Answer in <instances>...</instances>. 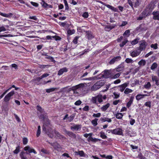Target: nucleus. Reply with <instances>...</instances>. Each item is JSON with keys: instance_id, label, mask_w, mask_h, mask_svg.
<instances>
[{"instance_id": "1", "label": "nucleus", "mask_w": 159, "mask_h": 159, "mask_svg": "<svg viewBox=\"0 0 159 159\" xmlns=\"http://www.w3.org/2000/svg\"><path fill=\"white\" fill-rule=\"evenodd\" d=\"M47 133L48 134V136L51 138H52L53 137V134L54 133L55 134V137H56L57 138L63 140L66 139V138L64 136L61 134L59 132L55 130L54 131L51 130L50 132H47Z\"/></svg>"}, {"instance_id": "2", "label": "nucleus", "mask_w": 159, "mask_h": 159, "mask_svg": "<svg viewBox=\"0 0 159 159\" xmlns=\"http://www.w3.org/2000/svg\"><path fill=\"white\" fill-rule=\"evenodd\" d=\"M113 70H105L101 74V76L104 78H111Z\"/></svg>"}, {"instance_id": "3", "label": "nucleus", "mask_w": 159, "mask_h": 159, "mask_svg": "<svg viewBox=\"0 0 159 159\" xmlns=\"http://www.w3.org/2000/svg\"><path fill=\"white\" fill-rule=\"evenodd\" d=\"M139 46L138 48V50L140 51L141 52L143 50H144L147 45V42L144 40L139 41Z\"/></svg>"}, {"instance_id": "4", "label": "nucleus", "mask_w": 159, "mask_h": 159, "mask_svg": "<svg viewBox=\"0 0 159 159\" xmlns=\"http://www.w3.org/2000/svg\"><path fill=\"white\" fill-rule=\"evenodd\" d=\"M84 86V84H80L75 86L72 87L70 89V90H72L74 91V93L75 94H78V93L77 92V90L81 88H83Z\"/></svg>"}, {"instance_id": "5", "label": "nucleus", "mask_w": 159, "mask_h": 159, "mask_svg": "<svg viewBox=\"0 0 159 159\" xmlns=\"http://www.w3.org/2000/svg\"><path fill=\"white\" fill-rule=\"evenodd\" d=\"M110 132L113 134L119 135H123V130L122 129L118 128L115 129L110 130Z\"/></svg>"}, {"instance_id": "6", "label": "nucleus", "mask_w": 159, "mask_h": 159, "mask_svg": "<svg viewBox=\"0 0 159 159\" xmlns=\"http://www.w3.org/2000/svg\"><path fill=\"white\" fill-rule=\"evenodd\" d=\"M102 96L98 95L95 97H93L92 102L94 103L97 104L98 102L100 103L102 102Z\"/></svg>"}, {"instance_id": "7", "label": "nucleus", "mask_w": 159, "mask_h": 159, "mask_svg": "<svg viewBox=\"0 0 159 159\" xmlns=\"http://www.w3.org/2000/svg\"><path fill=\"white\" fill-rule=\"evenodd\" d=\"M50 144L57 151H61L62 149L61 146L58 143L55 142L54 143H50Z\"/></svg>"}, {"instance_id": "8", "label": "nucleus", "mask_w": 159, "mask_h": 159, "mask_svg": "<svg viewBox=\"0 0 159 159\" xmlns=\"http://www.w3.org/2000/svg\"><path fill=\"white\" fill-rule=\"evenodd\" d=\"M141 52L138 50H134L130 52V55L133 57H135L139 56Z\"/></svg>"}, {"instance_id": "9", "label": "nucleus", "mask_w": 159, "mask_h": 159, "mask_svg": "<svg viewBox=\"0 0 159 159\" xmlns=\"http://www.w3.org/2000/svg\"><path fill=\"white\" fill-rule=\"evenodd\" d=\"M14 93H15L14 91H12L8 93L4 98V101L5 102L9 101L11 98V97L13 96Z\"/></svg>"}, {"instance_id": "10", "label": "nucleus", "mask_w": 159, "mask_h": 159, "mask_svg": "<svg viewBox=\"0 0 159 159\" xmlns=\"http://www.w3.org/2000/svg\"><path fill=\"white\" fill-rule=\"evenodd\" d=\"M81 128V125H74L71 126L70 129L73 131H78L80 130Z\"/></svg>"}, {"instance_id": "11", "label": "nucleus", "mask_w": 159, "mask_h": 159, "mask_svg": "<svg viewBox=\"0 0 159 159\" xmlns=\"http://www.w3.org/2000/svg\"><path fill=\"white\" fill-rule=\"evenodd\" d=\"M24 149L25 151H28L29 153L33 152L34 154H36L37 152L35 150L29 146H26L24 148Z\"/></svg>"}, {"instance_id": "12", "label": "nucleus", "mask_w": 159, "mask_h": 159, "mask_svg": "<svg viewBox=\"0 0 159 159\" xmlns=\"http://www.w3.org/2000/svg\"><path fill=\"white\" fill-rule=\"evenodd\" d=\"M148 29V27L144 24L140 25L139 26L137 30L140 31H146Z\"/></svg>"}, {"instance_id": "13", "label": "nucleus", "mask_w": 159, "mask_h": 159, "mask_svg": "<svg viewBox=\"0 0 159 159\" xmlns=\"http://www.w3.org/2000/svg\"><path fill=\"white\" fill-rule=\"evenodd\" d=\"M152 79L153 82H155V84L157 85H159V79L156 76L152 75H151Z\"/></svg>"}, {"instance_id": "14", "label": "nucleus", "mask_w": 159, "mask_h": 159, "mask_svg": "<svg viewBox=\"0 0 159 159\" xmlns=\"http://www.w3.org/2000/svg\"><path fill=\"white\" fill-rule=\"evenodd\" d=\"M102 86V85L100 84V83L99 82L95 84L91 87V89L92 90H96L99 89Z\"/></svg>"}, {"instance_id": "15", "label": "nucleus", "mask_w": 159, "mask_h": 159, "mask_svg": "<svg viewBox=\"0 0 159 159\" xmlns=\"http://www.w3.org/2000/svg\"><path fill=\"white\" fill-rule=\"evenodd\" d=\"M121 59L120 56H117L114 57L111 60L109 63L110 64H113L115 62L118 61Z\"/></svg>"}, {"instance_id": "16", "label": "nucleus", "mask_w": 159, "mask_h": 159, "mask_svg": "<svg viewBox=\"0 0 159 159\" xmlns=\"http://www.w3.org/2000/svg\"><path fill=\"white\" fill-rule=\"evenodd\" d=\"M124 67L123 63L119 65L116 69L113 70V71H120L123 70Z\"/></svg>"}, {"instance_id": "17", "label": "nucleus", "mask_w": 159, "mask_h": 159, "mask_svg": "<svg viewBox=\"0 0 159 159\" xmlns=\"http://www.w3.org/2000/svg\"><path fill=\"white\" fill-rule=\"evenodd\" d=\"M128 84L127 83H125L120 85L119 87V90L121 92H123L126 87L128 85Z\"/></svg>"}, {"instance_id": "18", "label": "nucleus", "mask_w": 159, "mask_h": 159, "mask_svg": "<svg viewBox=\"0 0 159 159\" xmlns=\"http://www.w3.org/2000/svg\"><path fill=\"white\" fill-rule=\"evenodd\" d=\"M68 71V69L66 67L60 69L58 71V75H62L64 73Z\"/></svg>"}, {"instance_id": "19", "label": "nucleus", "mask_w": 159, "mask_h": 159, "mask_svg": "<svg viewBox=\"0 0 159 159\" xmlns=\"http://www.w3.org/2000/svg\"><path fill=\"white\" fill-rule=\"evenodd\" d=\"M105 6H106V7H107V8H109V9H111L112 11H114L115 12H117L118 11V10L117 8H116L110 5L109 4H103Z\"/></svg>"}, {"instance_id": "20", "label": "nucleus", "mask_w": 159, "mask_h": 159, "mask_svg": "<svg viewBox=\"0 0 159 159\" xmlns=\"http://www.w3.org/2000/svg\"><path fill=\"white\" fill-rule=\"evenodd\" d=\"M115 73V72L113 71V70L112 71V73L111 74V78L113 79H115L118 78L120 75V73L116 74L114 75L113 73Z\"/></svg>"}, {"instance_id": "21", "label": "nucleus", "mask_w": 159, "mask_h": 159, "mask_svg": "<svg viewBox=\"0 0 159 159\" xmlns=\"http://www.w3.org/2000/svg\"><path fill=\"white\" fill-rule=\"evenodd\" d=\"M152 14L153 15V18L154 19L159 20V12H158L154 11Z\"/></svg>"}, {"instance_id": "22", "label": "nucleus", "mask_w": 159, "mask_h": 159, "mask_svg": "<svg viewBox=\"0 0 159 159\" xmlns=\"http://www.w3.org/2000/svg\"><path fill=\"white\" fill-rule=\"evenodd\" d=\"M146 96L147 94H139L136 96V98L137 100L139 101Z\"/></svg>"}, {"instance_id": "23", "label": "nucleus", "mask_w": 159, "mask_h": 159, "mask_svg": "<svg viewBox=\"0 0 159 159\" xmlns=\"http://www.w3.org/2000/svg\"><path fill=\"white\" fill-rule=\"evenodd\" d=\"M46 120L47 121V122H45L44 123L43 125V130L44 131H46L47 128L46 127L47 126H48V124H50L49 121L48 120V119L47 118L46 119Z\"/></svg>"}, {"instance_id": "24", "label": "nucleus", "mask_w": 159, "mask_h": 159, "mask_svg": "<svg viewBox=\"0 0 159 159\" xmlns=\"http://www.w3.org/2000/svg\"><path fill=\"white\" fill-rule=\"evenodd\" d=\"M100 120L103 122L107 121L108 122H111L112 121L111 118L106 117H101L100 118Z\"/></svg>"}, {"instance_id": "25", "label": "nucleus", "mask_w": 159, "mask_h": 159, "mask_svg": "<svg viewBox=\"0 0 159 159\" xmlns=\"http://www.w3.org/2000/svg\"><path fill=\"white\" fill-rule=\"evenodd\" d=\"M140 40V39L139 37L136 38L135 39H134L131 42V43L133 45H134L137 44L139 42Z\"/></svg>"}, {"instance_id": "26", "label": "nucleus", "mask_w": 159, "mask_h": 159, "mask_svg": "<svg viewBox=\"0 0 159 159\" xmlns=\"http://www.w3.org/2000/svg\"><path fill=\"white\" fill-rule=\"evenodd\" d=\"M0 15L9 18L12 15V14L11 13L7 14L5 13H3L0 12Z\"/></svg>"}, {"instance_id": "27", "label": "nucleus", "mask_w": 159, "mask_h": 159, "mask_svg": "<svg viewBox=\"0 0 159 159\" xmlns=\"http://www.w3.org/2000/svg\"><path fill=\"white\" fill-rule=\"evenodd\" d=\"M43 2V3L42 4V3H41V4H42V6L45 8H52V6L51 5H50L48 4L47 3L43 1H42Z\"/></svg>"}, {"instance_id": "28", "label": "nucleus", "mask_w": 159, "mask_h": 159, "mask_svg": "<svg viewBox=\"0 0 159 159\" xmlns=\"http://www.w3.org/2000/svg\"><path fill=\"white\" fill-rule=\"evenodd\" d=\"M134 98L131 97L129 102L127 103V107L128 108H129L131 105L133 101Z\"/></svg>"}, {"instance_id": "29", "label": "nucleus", "mask_w": 159, "mask_h": 159, "mask_svg": "<svg viewBox=\"0 0 159 159\" xmlns=\"http://www.w3.org/2000/svg\"><path fill=\"white\" fill-rule=\"evenodd\" d=\"M20 155L21 159H27L25 155V152H21Z\"/></svg>"}, {"instance_id": "30", "label": "nucleus", "mask_w": 159, "mask_h": 159, "mask_svg": "<svg viewBox=\"0 0 159 159\" xmlns=\"http://www.w3.org/2000/svg\"><path fill=\"white\" fill-rule=\"evenodd\" d=\"M125 62L127 64H132L134 61L131 58H127L125 60Z\"/></svg>"}, {"instance_id": "31", "label": "nucleus", "mask_w": 159, "mask_h": 159, "mask_svg": "<svg viewBox=\"0 0 159 159\" xmlns=\"http://www.w3.org/2000/svg\"><path fill=\"white\" fill-rule=\"evenodd\" d=\"M110 106V104L107 103L101 107V110L103 111H105Z\"/></svg>"}, {"instance_id": "32", "label": "nucleus", "mask_w": 159, "mask_h": 159, "mask_svg": "<svg viewBox=\"0 0 159 159\" xmlns=\"http://www.w3.org/2000/svg\"><path fill=\"white\" fill-rule=\"evenodd\" d=\"M68 136L74 139H76V134L70 131V133H69Z\"/></svg>"}, {"instance_id": "33", "label": "nucleus", "mask_w": 159, "mask_h": 159, "mask_svg": "<svg viewBox=\"0 0 159 159\" xmlns=\"http://www.w3.org/2000/svg\"><path fill=\"white\" fill-rule=\"evenodd\" d=\"M158 65L156 62L153 63L151 66L150 68L152 70H153L157 67Z\"/></svg>"}, {"instance_id": "34", "label": "nucleus", "mask_w": 159, "mask_h": 159, "mask_svg": "<svg viewBox=\"0 0 159 159\" xmlns=\"http://www.w3.org/2000/svg\"><path fill=\"white\" fill-rule=\"evenodd\" d=\"M123 115L121 113H117L115 115L116 118L119 119H121L122 118Z\"/></svg>"}, {"instance_id": "35", "label": "nucleus", "mask_w": 159, "mask_h": 159, "mask_svg": "<svg viewBox=\"0 0 159 159\" xmlns=\"http://www.w3.org/2000/svg\"><path fill=\"white\" fill-rule=\"evenodd\" d=\"M57 88H52L49 89H47L46 90V92L48 93H50L52 92H53L55 90H57Z\"/></svg>"}, {"instance_id": "36", "label": "nucleus", "mask_w": 159, "mask_h": 159, "mask_svg": "<svg viewBox=\"0 0 159 159\" xmlns=\"http://www.w3.org/2000/svg\"><path fill=\"white\" fill-rule=\"evenodd\" d=\"M77 155H79L80 157H85L84 153L83 151H79L78 152H75Z\"/></svg>"}, {"instance_id": "37", "label": "nucleus", "mask_w": 159, "mask_h": 159, "mask_svg": "<svg viewBox=\"0 0 159 159\" xmlns=\"http://www.w3.org/2000/svg\"><path fill=\"white\" fill-rule=\"evenodd\" d=\"M132 92L133 90H132L127 88L124 91V93L125 94H127L129 93H132Z\"/></svg>"}, {"instance_id": "38", "label": "nucleus", "mask_w": 159, "mask_h": 159, "mask_svg": "<svg viewBox=\"0 0 159 159\" xmlns=\"http://www.w3.org/2000/svg\"><path fill=\"white\" fill-rule=\"evenodd\" d=\"M146 64V61L143 60H141L138 62V64L140 66H144Z\"/></svg>"}, {"instance_id": "39", "label": "nucleus", "mask_w": 159, "mask_h": 159, "mask_svg": "<svg viewBox=\"0 0 159 159\" xmlns=\"http://www.w3.org/2000/svg\"><path fill=\"white\" fill-rule=\"evenodd\" d=\"M153 156V154L151 152H148L147 153V154L145 155V156L146 157H148L150 158V159H152V156Z\"/></svg>"}, {"instance_id": "40", "label": "nucleus", "mask_w": 159, "mask_h": 159, "mask_svg": "<svg viewBox=\"0 0 159 159\" xmlns=\"http://www.w3.org/2000/svg\"><path fill=\"white\" fill-rule=\"evenodd\" d=\"M98 120V119L95 118L92 121V123L94 126H96L98 125L97 121Z\"/></svg>"}, {"instance_id": "41", "label": "nucleus", "mask_w": 159, "mask_h": 159, "mask_svg": "<svg viewBox=\"0 0 159 159\" xmlns=\"http://www.w3.org/2000/svg\"><path fill=\"white\" fill-rule=\"evenodd\" d=\"M133 3L134 4V7H137L139 4V0H134Z\"/></svg>"}, {"instance_id": "42", "label": "nucleus", "mask_w": 159, "mask_h": 159, "mask_svg": "<svg viewBox=\"0 0 159 159\" xmlns=\"http://www.w3.org/2000/svg\"><path fill=\"white\" fill-rule=\"evenodd\" d=\"M100 134V137L102 139H106L107 138V136L105 135L104 132L101 131Z\"/></svg>"}, {"instance_id": "43", "label": "nucleus", "mask_w": 159, "mask_h": 159, "mask_svg": "<svg viewBox=\"0 0 159 159\" xmlns=\"http://www.w3.org/2000/svg\"><path fill=\"white\" fill-rule=\"evenodd\" d=\"M138 157L140 159H150V158L146 157L145 156L143 157L141 153L139 154Z\"/></svg>"}, {"instance_id": "44", "label": "nucleus", "mask_w": 159, "mask_h": 159, "mask_svg": "<svg viewBox=\"0 0 159 159\" xmlns=\"http://www.w3.org/2000/svg\"><path fill=\"white\" fill-rule=\"evenodd\" d=\"M41 133V129H40V126L39 125L38 127V129L37 132L36 136L37 137H39L40 134Z\"/></svg>"}, {"instance_id": "45", "label": "nucleus", "mask_w": 159, "mask_h": 159, "mask_svg": "<svg viewBox=\"0 0 159 159\" xmlns=\"http://www.w3.org/2000/svg\"><path fill=\"white\" fill-rule=\"evenodd\" d=\"M11 89V87H10L8 89L6 90L0 96V99L2 98L5 94L9 90Z\"/></svg>"}, {"instance_id": "46", "label": "nucleus", "mask_w": 159, "mask_h": 159, "mask_svg": "<svg viewBox=\"0 0 159 159\" xmlns=\"http://www.w3.org/2000/svg\"><path fill=\"white\" fill-rule=\"evenodd\" d=\"M86 36L87 38L89 39H91L93 38V36L91 34H90L89 33H87Z\"/></svg>"}, {"instance_id": "47", "label": "nucleus", "mask_w": 159, "mask_h": 159, "mask_svg": "<svg viewBox=\"0 0 159 159\" xmlns=\"http://www.w3.org/2000/svg\"><path fill=\"white\" fill-rule=\"evenodd\" d=\"M36 108L37 110L39 111L40 112L42 113L43 112V109L42 108V107L39 105L37 106Z\"/></svg>"}, {"instance_id": "48", "label": "nucleus", "mask_w": 159, "mask_h": 159, "mask_svg": "<svg viewBox=\"0 0 159 159\" xmlns=\"http://www.w3.org/2000/svg\"><path fill=\"white\" fill-rule=\"evenodd\" d=\"M128 41V40L127 39H125L124 41L122 42V43L120 44V46L121 47H123Z\"/></svg>"}, {"instance_id": "49", "label": "nucleus", "mask_w": 159, "mask_h": 159, "mask_svg": "<svg viewBox=\"0 0 159 159\" xmlns=\"http://www.w3.org/2000/svg\"><path fill=\"white\" fill-rule=\"evenodd\" d=\"M95 79V77H91L88 78H86L82 79V80H93Z\"/></svg>"}, {"instance_id": "50", "label": "nucleus", "mask_w": 159, "mask_h": 159, "mask_svg": "<svg viewBox=\"0 0 159 159\" xmlns=\"http://www.w3.org/2000/svg\"><path fill=\"white\" fill-rule=\"evenodd\" d=\"M20 147L19 146L17 147L16 149L13 151V153L15 154H17L20 152Z\"/></svg>"}, {"instance_id": "51", "label": "nucleus", "mask_w": 159, "mask_h": 159, "mask_svg": "<svg viewBox=\"0 0 159 159\" xmlns=\"http://www.w3.org/2000/svg\"><path fill=\"white\" fill-rule=\"evenodd\" d=\"M151 86V84L150 82H147L146 84L144 85V88L146 89H149Z\"/></svg>"}, {"instance_id": "52", "label": "nucleus", "mask_w": 159, "mask_h": 159, "mask_svg": "<svg viewBox=\"0 0 159 159\" xmlns=\"http://www.w3.org/2000/svg\"><path fill=\"white\" fill-rule=\"evenodd\" d=\"M89 14L88 12H85L82 15V16L84 18H87L89 16Z\"/></svg>"}, {"instance_id": "53", "label": "nucleus", "mask_w": 159, "mask_h": 159, "mask_svg": "<svg viewBox=\"0 0 159 159\" xmlns=\"http://www.w3.org/2000/svg\"><path fill=\"white\" fill-rule=\"evenodd\" d=\"M130 31L129 30H126L123 34L124 35H128L129 36L130 35Z\"/></svg>"}, {"instance_id": "54", "label": "nucleus", "mask_w": 159, "mask_h": 159, "mask_svg": "<svg viewBox=\"0 0 159 159\" xmlns=\"http://www.w3.org/2000/svg\"><path fill=\"white\" fill-rule=\"evenodd\" d=\"M65 5V10H68L69 8V6L66 0H64Z\"/></svg>"}, {"instance_id": "55", "label": "nucleus", "mask_w": 159, "mask_h": 159, "mask_svg": "<svg viewBox=\"0 0 159 159\" xmlns=\"http://www.w3.org/2000/svg\"><path fill=\"white\" fill-rule=\"evenodd\" d=\"M151 47L152 48H153L154 49H156L157 48V43L152 44L151 45Z\"/></svg>"}, {"instance_id": "56", "label": "nucleus", "mask_w": 159, "mask_h": 159, "mask_svg": "<svg viewBox=\"0 0 159 159\" xmlns=\"http://www.w3.org/2000/svg\"><path fill=\"white\" fill-rule=\"evenodd\" d=\"M6 30H7L4 26H0V32L2 31H6Z\"/></svg>"}, {"instance_id": "57", "label": "nucleus", "mask_w": 159, "mask_h": 159, "mask_svg": "<svg viewBox=\"0 0 159 159\" xmlns=\"http://www.w3.org/2000/svg\"><path fill=\"white\" fill-rule=\"evenodd\" d=\"M45 56H46L45 58L50 60L52 61H54L53 58L51 56H49L47 54H45Z\"/></svg>"}, {"instance_id": "58", "label": "nucleus", "mask_w": 159, "mask_h": 159, "mask_svg": "<svg viewBox=\"0 0 159 159\" xmlns=\"http://www.w3.org/2000/svg\"><path fill=\"white\" fill-rule=\"evenodd\" d=\"M138 81L137 80H136L133 83L131 84V85L132 87H134L137 84V83H138Z\"/></svg>"}, {"instance_id": "59", "label": "nucleus", "mask_w": 159, "mask_h": 159, "mask_svg": "<svg viewBox=\"0 0 159 159\" xmlns=\"http://www.w3.org/2000/svg\"><path fill=\"white\" fill-rule=\"evenodd\" d=\"M52 38H53L55 39L56 40H60L61 39V38L57 36H52Z\"/></svg>"}, {"instance_id": "60", "label": "nucleus", "mask_w": 159, "mask_h": 159, "mask_svg": "<svg viewBox=\"0 0 159 159\" xmlns=\"http://www.w3.org/2000/svg\"><path fill=\"white\" fill-rule=\"evenodd\" d=\"M151 103L150 102H145V103L144 104V105L148 107H149L150 108L151 107Z\"/></svg>"}, {"instance_id": "61", "label": "nucleus", "mask_w": 159, "mask_h": 159, "mask_svg": "<svg viewBox=\"0 0 159 159\" xmlns=\"http://www.w3.org/2000/svg\"><path fill=\"white\" fill-rule=\"evenodd\" d=\"M28 143V139L26 138H24L23 139V143L24 144H26Z\"/></svg>"}, {"instance_id": "62", "label": "nucleus", "mask_w": 159, "mask_h": 159, "mask_svg": "<svg viewBox=\"0 0 159 159\" xmlns=\"http://www.w3.org/2000/svg\"><path fill=\"white\" fill-rule=\"evenodd\" d=\"M79 38V37H75V38H74V39L73 41V43L74 44H76L77 43L78 39Z\"/></svg>"}, {"instance_id": "63", "label": "nucleus", "mask_w": 159, "mask_h": 159, "mask_svg": "<svg viewBox=\"0 0 159 159\" xmlns=\"http://www.w3.org/2000/svg\"><path fill=\"white\" fill-rule=\"evenodd\" d=\"M49 75V74H48L47 73H44L41 76L40 78L42 79L43 78L46 77L48 76Z\"/></svg>"}, {"instance_id": "64", "label": "nucleus", "mask_w": 159, "mask_h": 159, "mask_svg": "<svg viewBox=\"0 0 159 159\" xmlns=\"http://www.w3.org/2000/svg\"><path fill=\"white\" fill-rule=\"evenodd\" d=\"M101 116V114L100 113H98L97 114H93V116L96 117H99Z\"/></svg>"}]
</instances>
